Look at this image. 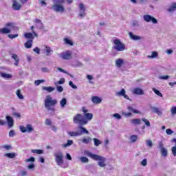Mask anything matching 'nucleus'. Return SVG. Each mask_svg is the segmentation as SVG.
<instances>
[{"label": "nucleus", "mask_w": 176, "mask_h": 176, "mask_svg": "<svg viewBox=\"0 0 176 176\" xmlns=\"http://www.w3.org/2000/svg\"><path fill=\"white\" fill-rule=\"evenodd\" d=\"M84 154L88 157L93 159V160L98 162V165L99 167H105L107 166V164H105V162H107V158L97 154H93L89 151H85Z\"/></svg>", "instance_id": "obj_1"}, {"label": "nucleus", "mask_w": 176, "mask_h": 176, "mask_svg": "<svg viewBox=\"0 0 176 176\" xmlns=\"http://www.w3.org/2000/svg\"><path fill=\"white\" fill-rule=\"evenodd\" d=\"M57 100L53 99L50 95H47L44 100V106L47 111H52V112H56V109L52 107L57 105Z\"/></svg>", "instance_id": "obj_2"}, {"label": "nucleus", "mask_w": 176, "mask_h": 176, "mask_svg": "<svg viewBox=\"0 0 176 176\" xmlns=\"http://www.w3.org/2000/svg\"><path fill=\"white\" fill-rule=\"evenodd\" d=\"M54 4L52 6V9L54 12L56 13H64L65 12V8H64V3H65V0H52Z\"/></svg>", "instance_id": "obj_3"}, {"label": "nucleus", "mask_w": 176, "mask_h": 176, "mask_svg": "<svg viewBox=\"0 0 176 176\" xmlns=\"http://www.w3.org/2000/svg\"><path fill=\"white\" fill-rule=\"evenodd\" d=\"M73 122L74 123H75L76 124H78L79 126L85 125L89 123V120H87V119H86L85 116H83V115L79 113L74 116Z\"/></svg>", "instance_id": "obj_4"}, {"label": "nucleus", "mask_w": 176, "mask_h": 176, "mask_svg": "<svg viewBox=\"0 0 176 176\" xmlns=\"http://www.w3.org/2000/svg\"><path fill=\"white\" fill-rule=\"evenodd\" d=\"M114 45L113 47V49L116 50V52H124V50L126 49V45L122 43L120 40L116 38L113 41Z\"/></svg>", "instance_id": "obj_5"}, {"label": "nucleus", "mask_w": 176, "mask_h": 176, "mask_svg": "<svg viewBox=\"0 0 176 176\" xmlns=\"http://www.w3.org/2000/svg\"><path fill=\"white\" fill-rule=\"evenodd\" d=\"M55 161L58 166H61V164H64V155H63V152L58 151L54 154Z\"/></svg>", "instance_id": "obj_6"}, {"label": "nucleus", "mask_w": 176, "mask_h": 176, "mask_svg": "<svg viewBox=\"0 0 176 176\" xmlns=\"http://www.w3.org/2000/svg\"><path fill=\"white\" fill-rule=\"evenodd\" d=\"M143 20L146 21V23H153V24H157V19L156 18L152 16V15L150 14H146L143 16Z\"/></svg>", "instance_id": "obj_7"}, {"label": "nucleus", "mask_w": 176, "mask_h": 176, "mask_svg": "<svg viewBox=\"0 0 176 176\" xmlns=\"http://www.w3.org/2000/svg\"><path fill=\"white\" fill-rule=\"evenodd\" d=\"M59 57L63 60H71L72 58V52L71 51H66L59 54Z\"/></svg>", "instance_id": "obj_8"}, {"label": "nucleus", "mask_w": 176, "mask_h": 176, "mask_svg": "<svg viewBox=\"0 0 176 176\" xmlns=\"http://www.w3.org/2000/svg\"><path fill=\"white\" fill-rule=\"evenodd\" d=\"M159 148L160 149L162 156H163L164 157H167V155H168V151L167 148H164V144H163V142H159Z\"/></svg>", "instance_id": "obj_9"}, {"label": "nucleus", "mask_w": 176, "mask_h": 176, "mask_svg": "<svg viewBox=\"0 0 176 176\" xmlns=\"http://www.w3.org/2000/svg\"><path fill=\"white\" fill-rule=\"evenodd\" d=\"M79 8V14L78 16L81 17V19H83L86 16V8H85V4L80 3L78 5Z\"/></svg>", "instance_id": "obj_10"}, {"label": "nucleus", "mask_w": 176, "mask_h": 176, "mask_svg": "<svg viewBox=\"0 0 176 176\" xmlns=\"http://www.w3.org/2000/svg\"><path fill=\"white\" fill-rule=\"evenodd\" d=\"M84 125H78V130H79L78 131V135H83V134H89V131H87V129H86V128L83 127Z\"/></svg>", "instance_id": "obj_11"}, {"label": "nucleus", "mask_w": 176, "mask_h": 176, "mask_svg": "<svg viewBox=\"0 0 176 176\" xmlns=\"http://www.w3.org/2000/svg\"><path fill=\"white\" fill-rule=\"evenodd\" d=\"M129 36L132 41H141V39H144L142 36L135 35L131 32H129Z\"/></svg>", "instance_id": "obj_12"}, {"label": "nucleus", "mask_w": 176, "mask_h": 176, "mask_svg": "<svg viewBox=\"0 0 176 176\" xmlns=\"http://www.w3.org/2000/svg\"><path fill=\"white\" fill-rule=\"evenodd\" d=\"M12 9L14 10H20L21 9V4L17 2V0H12Z\"/></svg>", "instance_id": "obj_13"}, {"label": "nucleus", "mask_w": 176, "mask_h": 176, "mask_svg": "<svg viewBox=\"0 0 176 176\" xmlns=\"http://www.w3.org/2000/svg\"><path fill=\"white\" fill-rule=\"evenodd\" d=\"M34 23L38 30H43V28H45V26H43V23H42V21L40 19H35Z\"/></svg>", "instance_id": "obj_14"}, {"label": "nucleus", "mask_w": 176, "mask_h": 176, "mask_svg": "<svg viewBox=\"0 0 176 176\" xmlns=\"http://www.w3.org/2000/svg\"><path fill=\"white\" fill-rule=\"evenodd\" d=\"M6 119L7 120L8 126L13 127V125L14 124V120H13V118H12L10 116H7Z\"/></svg>", "instance_id": "obj_15"}, {"label": "nucleus", "mask_w": 176, "mask_h": 176, "mask_svg": "<svg viewBox=\"0 0 176 176\" xmlns=\"http://www.w3.org/2000/svg\"><path fill=\"white\" fill-rule=\"evenodd\" d=\"M124 65V60L123 58H118L116 60V67L117 68H122V66Z\"/></svg>", "instance_id": "obj_16"}, {"label": "nucleus", "mask_w": 176, "mask_h": 176, "mask_svg": "<svg viewBox=\"0 0 176 176\" xmlns=\"http://www.w3.org/2000/svg\"><path fill=\"white\" fill-rule=\"evenodd\" d=\"M133 93V94H137L138 96H144V94H145L144 90H142L141 88H134Z\"/></svg>", "instance_id": "obj_17"}, {"label": "nucleus", "mask_w": 176, "mask_h": 176, "mask_svg": "<svg viewBox=\"0 0 176 176\" xmlns=\"http://www.w3.org/2000/svg\"><path fill=\"white\" fill-rule=\"evenodd\" d=\"M56 88L54 87H42L43 91H47V93H52V91H54Z\"/></svg>", "instance_id": "obj_18"}, {"label": "nucleus", "mask_w": 176, "mask_h": 176, "mask_svg": "<svg viewBox=\"0 0 176 176\" xmlns=\"http://www.w3.org/2000/svg\"><path fill=\"white\" fill-rule=\"evenodd\" d=\"M11 58L15 60L14 65L18 67L19 63H20V58H19V56H17V54H12Z\"/></svg>", "instance_id": "obj_19"}, {"label": "nucleus", "mask_w": 176, "mask_h": 176, "mask_svg": "<svg viewBox=\"0 0 176 176\" xmlns=\"http://www.w3.org/2000/svg\"><path fill=\"white\" fill-rule=\"evenodd\" d=\"M91 101L94 102V104H101L102 99L98 96H94L91 98Z\"/></svg>", "instance_id": "obj_20"}, {"label": "nucleus", "mask_w": 176, "mask_h": 176, "mask_svg": "<svg viewBox=\"0 0 176 176\" xmlns=\"http://www.w3.org/2000/svg\"><path fill=\"white\" fill-rule=\"evenodd\" d=\"M151 109L153 112H154V113H157L159 116H162V113L160 111V109H159V108L156 107H151Z\"/></svg>", "instance_id": "obj_21"}, {"label": "nucleus", "mask_w": 176, "mask_h": 176, "mask_svg": "<svg viewBox=\"0 0 176 176\" xmlns=\"http://www.w3.org/2000/svg\"><path fill=\"white\" fill-rule=\"evenodd\" d=\"M12 30L8 28H0V34L6 35V34H10Z\"/></svg>", "instance_id": "obj_22"}, {"label": "nucleus", "mask_w": 176, "mask_h": 176, "mask_svg": "<svg viewBox=\"0 0 176 176\" xmlns=\"http://www.w3.org/2000/svg\"><path fill=\"white\" fill-rule=\"evenodd\" d=\"M0 76H1V78H3L4 79H10L11 78H12L11 74H6L4 72H1Z\"/></svg>", "instance_id": "obj_23"}, {"label": "nucleus", "mask_w": 176, "mask_h": 176, "mask_svg": "<svg viewBox=\"0 0 176 176\" xmlns=\"http://www.w3.org/2000/svg\"><path fill=\"white\" fill-rule=\"evenodd\" d=\"M67 134L69 137H79L78 131H67Z\"/></svg>", "instance_id": "obj_24"}, {"label": "nucleus", "mask_w": 176, "mask_h": 176, "mask_svg": "<svg viewBox=\"0 0 176 176\" xmlns=\"http://www.w3.org/2000/svg\"><path fill=\"white\" fill-rule=\"evenodd\" d=\"M44 52H45L46 56H52V54L53 53V50H52V48L50 47H46Z\"/></svg>", "instance_id": "obj_25"}, {"label": "nucleus", "mask_w": 176, "mask_h": 176, "mask_svg": "<svg viewBox=\"0 0 176 176\" xmlns=\"http://www.w3.org/2000/svg\"><path fill=\"white\" fill-rule=\"evenodd\" d=\"M6 157H8L9 159H14L16 157V153H7L4 155Z\"/></svg>", "instance_id": "obj_26"}, {"label": "nucleus", "mask_w": 176, "mask_h": 176, "mask_svg": "<svg viewBox=\"0 0 176 176\" xmlns=\"http://www.w3.org/2000/svg\"><path fill=\"white\" fill-rule=\"evenodd\" d=\"M175 10H176V3H173L171 6L168 8V12H169V13L175 12Z\"/></svg>", "instance_id": "obj_27"}, {"label": "nucleus", "mask_w": 176, "mask_h": 176, "mask_svg": "<svg viewBox=\"0 0 176 176\" xmlns=\"http://www.w3.org/2000/svg\"><path fill=\"white\" fill-rule=\"evenodd\" d=\"M82 144H85L86 145H87V144H90V142H91V138L88 137V138H84L82 140Z\"/></svg>", "instance_id": "obj_28"}, {"label": "nucleus", "mask_w": 176, "mask_h": 176, "mask_svg": "<svg viewBox=\"0 0 176 176\" xmlns=\"http://www.w3.org/2000/svg\"><path fill=\"white\" fill-rule=\"evenodd\" d=\"M159 54L157 52H152L151 56H147L148 58H157Z\"/></svg>", "instance_id": "obj_29"}, {"label": "nucleus", "mask_w": 176, "mask_h": 176, "mask_svg": "<svg viewBox=\"0 0 176 176\" xmlns=\"http://www.w3.org/2000/svg\"><path fill=\"white\" fill-rule=\"evenodd\" d=\"M124 94H126V90L124 89L116 93V96H118V97H123Z\"/></svg>", "instance_id": "obj_30"}, {"label": "nucleus", "mask_w": 176, "mask_h": 176, "mask_svg": "<svg viewBox=\"0 0 176 176\" xmlns=\"http://www.w3.org/2000/svg\"><path fill=\"white\" fill-rule=\"evenodd\" d=\"M131 123H132V124H141V119L140 118L132 119L131 120Z\"/></svg>", "instance_id": "obj_31"}, {"label": "nucleus", "mask_w": 176, "mask_h": 176, "mask_svg": "<svg viewBox=\"0 0 176 176\" xmlns=\"http://www.w3.org/2000/svg\"><path fill=\"white\" fill-rule=\"evenodd\" d=\"M34 131V127H32V124H28L26 126V133H32Z\"/></svg>", "instance_id": "obj_32"}, {"label": "nucleus", "mask_w": 176, "mask_h": 176, "mask_svg": "<svg viewBox=\"0 0 176 176\" xmlns=\"http://www.w3.org/2000/svg\"><path fill=\"white\" fill-rule=\"evenodd\" d=\"M26 49H31L32 47V40H29L25 43Z\"/></svg>", "instance_id": "obj_33"}, {"label": "nucleus", "mask_w": 176, "mask_h": 176, "mask_svg": "<svg viewBox=\"0 0 176 176\" xmlns=\"http://www.w3.org/2000/svg\"><path fill=\"white\" fill-rule=\"evenodd\" d=\"M24 36L26 38V39H34L35 38L32 33H25Z\"/></svg>", "instance_id": "obj_34"}, {"label": "nucleus", "mask_w": 176, "mask_h": 176, "mask_svg": "<svg viewBox=\"0 0 176 176\" xmlns=\"http://www.w3.org/2000/svg\"><path fill=\"white\" fill-rule=\"evenodd\" d=\"M60 108H65V105H67V99L63 98L60 101Z\"/></svg>", "instance_id": "obj_35"}, {"label": "nucleus", "mask_w": 176, "mask_h": 176, "mask_svg": "<svg viewBox=\"0 0 176 176\" xmlns=\"http://www.w3.org/2000/svg\"><path fill=\"white\" fill-rule=\"evenodd\" d=\"M130 142H135L137 141V140H138V135H131L129 138Z\"/></svg>", "instance_id": "obj_36"}, {"label": "nucleus", "mask_w": 176, "mask_h": 176, "mask_svg": "<svg viewBox=\"0 0 176 176\" xmlns=\"http://www.w3.org/2000/svg\"><path fill=\"white\" fill-rule=\"evenodd\" d=\"M132 27H134L135 28H138L141 27V24L140 23V21H133L132 22Z\"/></svg>", "instance_id": "obj_37"}, {"label": "nucleus", "mask_w": 176, "mask_h": 176, "mask_svg": "<svg viewBox=\"0 0 176 176\" xmlns=\"http://www.w3.org/2000/svg\"><path fill=\"white\" fill-rule=\"evenodd\" d=\"M64 42L66 45H69V46H74V43L69 38H64Z\"/></svg>", "instance_id": "obj_38"}, {"label": "nucleus", "mask_w": 176, "mask_h": 176, "mask_svg": "<svg viewBox=\"0 0 176 176\" xmlns=\"http://www.w3.org/2000/svg\"><path fill=\"white\" fill-rule=\"evenodd\" d=\"M57 69H58V71H60V72H63V74H66L67 75H69L71 78H74V76H72L71 74H69L66 70H64L63 68L58 67Z\"/></svg>", "instance_id": "obj_39"}, {"label": "nucleus", "mask_w": 176, "mask_h": 176, "mask_svg": "<svg viewBox=\"0 0 176 176\" xmlns=\"http://www.w3.org/2000/svg\"><path fill=\"white\" fill-rule=\"evenodd\" d=\"M127 109H128V111H129V112H133V113H139V114L141 113V111H137V110L134 109H133V107H128Z\"/></svg>", "instance_id": "obj_40"}, {"label": "nucleus", "mask_w": 176, "mask_h": 176, "mask_svg": "<svg viewBox=\"0 0 176 176\" xmlns=\"http://www.w3.org/2000/svg\"><path fill=\"white\" fill-rule=\"evenodd\" d=\"M32 153H36V155H42L43 153V150L41 149H32Z\"/></svg>", "instance_id": "obj_41"}, {"label": "nucleus", "mask_w": 176, "mask_h": 176, "mask_svg": "<svg viewBox=\"0 0 176 176\" xmlns=\"http://www.w3.org/2000/svg\"><path fill=\"white\" fill-rule=\"evenodd\" d=\"M74 144V141L71 140H68L67 143L63 145V148H67V146H71Z\"/></svg>", "instance_id": "obj_42"}, {"label": "nucleus", "mask_w": 176, "mask_h": 176, "mask_svg": "<svg viewBox=\"0 0 176 176\" xmlns=\"http://www.w3.org/2000/svg\"><path fill=\"white\" fill-rule=\"evenodd\" d=\"M152 90H153V91L155 92V94H156V95L158 96L159 97H163V94H162V93L160 92V91H159V90L157 89L156 88H153Z\"/></svg>", "instance_id": "obj_43"}, {"label": "nucleus", "mask_w": 176, "mask_h": 176, "mask_svg": "<svg viewBox=\"0 0 176 176\" xmlns=\"http://www.w3.org/2000/svg\"><path fill=\"white\" fill-rule=\"evenodd\" d=\"M85 116L87 120H91L93 119V113H87L85 114Z\"/></svg>", "instance_id": "obj_44"}, {"label": "nucleus", "mask_w": 176, "mask_h": 176, "mask_svg": "<svg viewBox=\"0 0 176 176\" xmlns=\"http://www.w3.org/2000/svg\"><path fill=\"white\" fill-rule=\"evenodd\" d=\"M16 96L20 100H24V96L21 94V91H20V89L16 91Z\"/></svg>", "instance_id": "obj_45"}, {"label": "nucleus", "mask_w": 176, "mask_h": 176, "mask_svg": "<svg viewBox=\"0 0 176 176\" xmlns=\"http://www.w3.org/2000/svg\"><path fill=\"white\" fill-rule=\"evenodd\" d=\"M146 145L148 148H152L153 146V143L152 142L151 140H146Z\"/></svg>", "instance_id": "obj_46"}, {"label": "nucleus", "mask_w": 176, "mask_h": 176, "mask_svg": "<svg viewBox=\"0 0 176 176\" xmlns=\"http://www.w3.org/2000/svg\"><path fill=\"white\" fill-rule=\"evenodd\" d=\"M142 122H144V123H145L146 127H151V122H149V120H148V119L142 118Z\"/></svg>", "instance_id": "obj_47"}, {"label": "nucleus", "mask_w": 176, "mask_h": 176, "mask_svg": "<svg viewBox=\"0 0 176 176\" xmlns=\"http://www.w3.org/2000/svg\"><path fill=\"white\" fill-rule=\"evenodd\" d=\"M93 141L94 142L95 146H98V145H101V141L97 138H94Z\"/></svg>", "instance_id": "obj_48"}, {"label": "nucleus", "mask_w": 176, "mask_h": 176, "mask_svg": "<svg viewBox=\"0 0 176 176\" xmlns=\"http://www.w3.org/2000/svg\"><path fill=\"white\" fill-rule=\"evenodd\" d=\"M80 161L81 163H87L89 162V158L86 157H80Z\"/></svg>", "instance_id": "obj_49"}, {"label": "nucleus", "mask_w": 176, "mask_h": 176, "mask_svg": "<svg viewBox=\"0 0 176 176\" xmlns=\"http://www.w3.org/2000/svg\"><path fill=\"white\" fill-rule=\"evenodd\" d=\"M170 78V76H161L158 77V79L160 80H167V79Z\"/></svg>", "instance_id": "obj_50"}, {"label": "nucleus", "mask_w": 176, "mask_h": 176, "mask_svg": "<svg viewBox=\"0 0 176 176\" xmlns=\"http://www.w3.org/2000/svg\"><path fill=\"white\" fill-rule=\"evenodd\" d=\"M140 164L143 166V167H146L147 164H148V160L146 159H144Z\"/></svg>", "instance_id": "obj_51"}, {"label": "nucleus", "mask_w": 176, "mask_h": 176, "mask_svg": "<svg viewBox=\"0 0 176 176\" xmlns=\"http://www.w3.org/2000/svg\"><path fill=\"white\" fill-rule=\"evenodd\" d=\"M45 124L46 126H52V120H50V119H49V118L45 119Z\"/></svg>", "instance_id": "obj_52"}, {"label": "nucleus", "mask_w": 176, "mask_h": 176, "mask_svg": "<svg viewBox=\"0 0 176 176\" xmlns=\"http://www.w3.org/2000/svg\"><path fill=\"white\" fill-rule=\"evenodd\" d=\"M25 162L26 163H30V162H31L32 163H34V162H35V157H31L29 158V159H26V160H25Z\"/></svg>", "instance_id": "obj_53"}, {"label": "nucleus", "mask_w": 176, "mask_h": 176, "mask_svg": "<svg viewBox=\"0 0 176 176\" xmlns=\"http://www.w3.org/2000/svg\"><path fill=\"white\" fill-rule=\"evenodd\" d=\"M170 113L171 115H176V107L173 106L170 109Z\"/></svg>", "instance_id": "obj_54"}, {"label": "nucleus", "mask_w": 176, "mask_h": 176, "mask_svg": "<svg viewBox=\"0 0 176 176\" xmlns=\"http://www.w3.org/2000/svg\"><path fill=\"white\" fill-rule=\"evenodd\" d=\"M8 36L10 38V39H14V38H17L19 36V34H8Z\"/></svg>", "instance_id": "obj_55"}, {"label": "nucleus", "mask_w": 176, "mask_h": 176, "mask_svg": "<svg viewBox=\"0 0 176 176\" xmlns=\"http://www.w3.org/2000/svg\"><path fill=\"white\" fill-rule=\"evenodd\" d=\"M43 82H45L43 80H36L34 81V84L36 86H39V85H41V83H43Z\"/></svg>", "instance_id": "obj_56"}, {"label": "nucleus", "mask_w": 176, "mask_h": 176, "mask_svg": "<svg viewBox=\"0 0 176 176\" xmlns=\"http://www.w3.org/2000/svg\"><path fill=\"white\" fill-rule=\"evenodd\" d=\"M113 116L116 118V119H117L118 120H120V119H122V116H120V114L119 113H114Z\"/></svg>", "instance_id": "obj_57"}, {"label": "nucleus", "mask_w": 176, "mask_h": 176, "mask_svg": "<svg viewBox=\"0 0 176 176\" xmlns=\"http://www.w3.org/2000/svg\"><path fill=\"white\" fill-rule=\"evenodd\" d=\"M69 86H70V87H72V89H78V87L75 85H74V82L72 81H69Z\"/></svg>", "instance_id": "obj_58"}, {"label": "nucleus", "mask_w": 176, "mask_h": 176, "mask_svg": "<svg viewBox=\"0 0 176 176\" xmlns=\"http://www.w3.org/2000/svg\"><path fill=\"white\" fill-rule=\"evenodd\" d=\"M19 129H20L21 133H27V129H26L25 126H19Z\"/></svg>", "instance_id": "obj_59"}, {"label": "nucleus", "mask_w": 176, "mask_h": 176, "mask_svg": "<svg viewBox=\"0 0 176 176\" xmlns=\"http://www.w3.org/2000/svg\"><path fill=\"white\" fill-rule=\"evenodd\" d=\"M56 90L59 93H63V91H64V88H63V87H61V86H57L56 87Z\"/></svg>", "instance_id": "obj_60"}, {"label": "nucleus", "mask_w": 176, "mask_h": 176, "mask_svg": "<svg viewBox=\"0 0 176 176\" xmlns=\"http://www.w3.org/2000/svg\"><path fill=\"white\" fill-rule=\"evenodd\" d=\"M166 133L168 135H171V134H173L174 133V131H173V130H171V129H167L166 130Z\"/></svg>", "instance_id": "obj_61"}, {"label": "nucleus", "mask_w": 176, "mask_h": 176, "mask_svg": "<svg viewBox=\"0 0 176 176\" xmlns=\"http://www.w3.org/2000/svg\"><path fill=\"white\" fill-rule=\"evenodd\" d=\"M6 27H7L8 28H13V27H14V24L13 23H8L6 24Z\"/></svg>", "instance_id": "obj_62"}, {"label": "nucleus", "mask_w": 176, "mask_h": 176, "mask_svg": "<svg viewBox=\"0 0 176 176\" xmlns=\"http://www.w3.org/2000/svg\"><path fill=\"white\" fill-rule=\"evenodd\" d=\"M16 135V133L14 132V130H11L9 132V137H14Z\"/></svg>", "instance_id": "obj_63"}, {"label": "nucleus", "mask_w": 176, "mask_h": 176, "mask_svg": "<svg viewBox=\"0 0 176 176\" xmlns=\"http://www.w3.org/2000/svg\"><path fill=\"white\" fill-rule=\"evenodd\" d=\"M172 153L173 156H176V146L172 147Z\"/></svg>", "instance_id": "obj_64"}]
</instances>
